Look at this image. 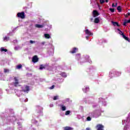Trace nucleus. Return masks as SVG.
<instances>
[{
    "label": "nucleus",
    "instance_id": "864d4df0",
    "mask_svg": "<svg viewBox=\"0 0 130 130\" xmlns=\"http://www.w3.org/2000/svg\"><path fill=\"white\" fill-rule=\"evenodd\" d=\"M54 88V85H52L51 87H49L50 90H52Z\"/></svg>",
    "mask_w": 130,
    "mask_h": 130
},
{
    "label": "nucleus",
    "instance_id": "f257e3e1",
    "mask_svg": "<svg viewBox=\"0 0 130 130\" xmlns=\"http://www.w3.org/2000/svg\"><path fill=\"white\" fill-rule=\"evenodd\" d=\"M15 112L14 110L11 108H6L5 112L1 114V118L3 122V125L4 124H11V123H15L16 121L22 120L21 118H17L14 116Z\"/></svg>",
    "mask_w": 130,
    "mask_h": 130
},
{
    "label": "nucleus",
    "instance_id": "de8ad7c7",
    "mask_svg": "<svg viewBox=\"0 0 130 130\" xmlns=\"http://www.w3.org/2000/svg\"><path fill=\"white\" fill-rule=\"evenodd\" d=\"M109 10L110 12H111V13H114L115 10L114 8H110Z\"/></svg>",
    "mask_w": 130,
    "mask_h": 130
},
{
    "label": "nucleus",
    "instance_id": "e2e57ef3",
    "mask_svg": "<svg viewBox=\"0 0 130 130\" xmlns=\"http://www.w3.org/2000/svg\"><path fill=\"white\" fill-rule=\"evenodd\" d=\"M30 130H36V129H35V128H32V127L30 128Z\"/></svg>",
    "mask_w": 130,
    "mask_h": 130
},
{
    "label": "nucleus",
    "instance_id": "7c9ffc66",
    "mask_svg": "<svg viewBox=\"0 0 130 130\" xmlns=\"http://www.w3.org/2000/svg\"><path fill=\"white\" fill-rule=\"evenodd\" d=\"M111 23L113 24V26H117V27H119L120 26L117 22L112 21Z\"/></svg>",
    "mask_w": 130,
    "mask_h": 130
},
{
    "label": "nucleus",
    "instance_id": "3c124183",
    "mask_svg": "<svg viewBox=\"0 0 130 130\" xmlns=\"http://www.w3.org/2000/svg\"><path fill=\"white\" fill-rule=\"evenodd\" d=\"M100 2L101 4H104V3H105V0H100Z\"/></svg>",
    "mask_w": 130,
    "mask_h": 130
},
{
    "label": "nucleus",
    "instance_id": "4d7b16f0",
    "mask_svg": "<svg viewBox=\"0 0 130 130\" xmlns=\"http://www.w3.org/2000/svg\"><path fill=\"white\" fill-rule=\"evenodd\" d=\"M48 27H49V29H51V28H52V25H50V24H49L48 25Z\"/></svg>",
    "mask_w": 130,
    "mask_h": 130
},
{
    "label": "nucleus",
    "instance_id": "c03bdc74",
    "mask_svg": "<svg viewBox=\"0 0 130 130\" xmlns=\"http://www.w3.org/2000/svg\"><path fill=\"white\" fill-rule=\"evenodd\" d=\"M5 130H15L14 127H8Z\"/></svg>",
    "mask_w": 130,
    "mask_h": 130
},
{
    "label": "nucleus",
    "instance_id": "680f3d73",
    "mask_svg": "<svg viewBox=\"0 0 130 130\" xmlns=\"http://www.w3.org/2000/svg\"><path fill=\"white\" fill-rule=\"evenodd\" d=\"M94 21V19L93 18H90V22H93Z\"/></svg>",
    "mask_w": 130,
    "mask_h": 130
},
{
    "label": "nucleus",
    "instance_id": "c85d7f7f",
    "mask_svg": "<svg viewBox=\"0 0 130 130\" xmlns=\"http://www.w3.org/2000/svg\"><path fill=\"white\" fill-rule=\"evenodd\" d=\"M32 123H34L35 124H36L38 126V122L37 120H35V119H33L31 120Z\"/></svg>",
    "mask_w": 130,
    "mask_h": 130
},
{
    "label": "nucleus",
    "instance_id": "ddd939ff",
    "mask_svg": "<svg viewBox=\"0 0 130 130\" xmlns=\"http://www.w3.org/2000/svg\"><path fill=\"white\" fill-rule=\"evenodd\" d=\"M75 58L78 61V62L81 64V54L77 53L75 55Z\"/></svg>",
    "mask_w": 130,
    "mask_h": 130
},
{
    "label": "nucleus",
    "instance_id": "473e14b6",
    "mask_svg": "<svg viewBox=\"0 0 130 130\" xmlns=\"http://www.w3.org/2000/svg\"><path fill=\"white\" fill-rule=\"evenodd\" d=\"M10 72H11L10 70H9L8 69H4V73L5 74H9V73H10Z\"/></svg>",
    "mask_w": 130,
    "mask_h": 130
},
{
    "label": "nucleus",
    "instance_id": "f704fd0d",
    "mask_svg": "<svg viewBox=\"0 0 130 130\" xmlns=\"http://www.w3.org/2000/svg\"><path fill=\"white\" fill-rule=\"evenodd\" d=\"M20 101L21 102H28V99L25 100V99H20Z\"/></svg>",
    "mask_w": 130,
    "mask_h": 130
},
{
    "label": "nucleus",
    "instance_id": "dca6fc26",
    "mask_svg": "<svg viewBox=\"0 0 130 130\" xmlns=\"http://www.w3.org/2000/svg\"><path fill=\"white\" fill-rule=\"evenodd\" d=\"M77 50H79V49L76 47H74L71 50L70 53H76V52H77Z\"/></svg>",
    "mask_w": 130,
    "mask_h": 130
},
{
    "label": "nucleus",
    "instance_id": "13d9d810",
    "mask_svg": "<svg viewBox=\"0 0 130 130\" xmlns=\"http://www.w3.org/2000/svg\"><path fill=\"white\" fill-rule=\"evenodd\" d=\"M5 49H5V48H1V51H4Z\"/></svg>",
    "mask_w": 130,
    "mask_h": 130
},
{
    "label": "nucleus",
    "instance_id": "393cba45",
    "mask_svg": "<svg viewBox=\"0 0 130 130\" xmlns=\"http://www.w3.org/2000/svg\"><path fill=\"white\" fill-rule=\"evenodd\" d=\"M9 40H10V37L8 36H6L5 37L3 38V41H4V42H8Z\"/></svg>",
    "mask_w": 130,
    "mask_h": 130
},
{
    "label": "nucleus",
    "instance_id": "6ab92c4d",
    "mask_svg": "<svg viewBox=\"0 0 130 130\" xmlns=\"http://www.w3.org/2000/svg\"><path fill=\"white\" fill-rule=\"evenodd\" d=\"M38 57H37V56H35L32 57V61L35 63V62H37L38 61Z\"/></svg>",
    "mask_w": 130,
    "mask_h": 130
},
{
    "label": "nucleus",
    "instance_id": "423d86ee",
    "mask_svg": "<svg viewBox=\"0 0 130 130\" xmlns=\"http://www.w3.org/2000/svg\"><path fill=\"white\" fill-rule=\"evenodd\" d=\"M84 31L85 33V35H87V36L85 37L86 40H89V37H90V36H93V33L91 32L90 30L87 29V27H85Z\"/></svg>",
    "mask_w": 130,
    "mask_h": 130
},
{
    "label": "nucleus",
    "instance_id": "6e6552de",
    "mask_svg": "<svg viewBox=\"0 0 130 130\" xmlns=\"http://www.w3.org/2000/svg\"><path fill=\"white\" fill-rule=\"evenodd\" d=\"M22 92H24V93H29V91H30V86L24 85L23 86L21 87Z\"/></svg>",
    "mask_w": 130,
    "mask_h": 130
},
{
    "label": "nucleus",
    "instance_id": "0eeeda50",
    "mask_svg": "<svg viewBox=\"0 0 130 130\" xmlns=\"http://www.w3.org/2000/svg\"><path fill=\"white\" fill-rule=\"evenodd\" d=\"M42 110H43V108H42V107L39 106H37V112L38 113V116H42L43 115Z\"/></svg>",
    "mask_w": 130,
    "mask_h": 130
},
{
    "label": "nucleus",
    "instance_id": "f3484780",
    "mask_svg": "<svg viewBox=\"0 0 130 130\" xmlns=\"http://www.w3.org/2000/svg\"><path fill=\"white\" fill-rule=\"evenodd\" d=\"M96 127L98 130H103V128H104V126L101 124H98L96 125Z\"/></svg>",
    "mask_w": 130,
    "mask_h": 130
},
{
    "label": "nucleus",
    "instance_id": "bf43d9fd",
    "mask_svg": "<svg viewBox=\"0 0 130 130\" xmlns=\"http://www.w3.org/2000/svg\"><path fill=\"white\" fill-rule=\"evenodd\" d=\"M2 94H3V90H2V89H0V96H2Z\"/></svg>",
    "mask_w": 130,
    "mask_h": 130
},
{
    "label": "nucleus",
    "instance_id": "79ce46f5",
    "mask_svg": "<svg viewBox=\"0 0 130 130\" xmlns=\"http://www.w3.org/2000/svg\"><path fill=\"white\" fill-rule=\"evenodd\" d=\"M91 4H92V6H94L95 3H96V0H90Z\"/></svg>",
    "mask_w": 130,
    "mask_h": 130
},
{
    "label": "nucleus",
    "instance_id": "20e7f679",
    "mask_svg": "<svg viewBox=\"0 0 130 130\" xmlns=\"http://www.w3.org/2000/svg\"><path fill=\"white\" fill-rule=\"evenodd\" d=\"M88 61L89 63L92 62V61L90 60V57L89 55L83 56L82 58L80 59V64H83L84 62Z\"/></svg>",
    "mask_w": 130,
    "mask_h": 130
},
{
    "label": "nucleus",
    "instance_id": "b1692460",
    "mask_svg": "<svg viewBox=\"0 0 130 130\" xmlns=\"http://www.w3.org/2000/svg\"><path fill=\"white\" fill-rule=\"evenodd\" d=\"M130 23V19L129 20L125 19L123 23V26H126V24Z\"/></svg>",
    "mask_w": 130,
    "mask_h": 130
},
{
    "label": "nucleus",
    "instance_id": "cd10ccee",
    "mask_svg": "<svg viewBox=\"0 0 130 130\" xmlns=\"http://www.w3.org/2000/svg\"><path fill=\"white\" fill-rule=\"evenodd\" d=\"M100 22V19H99V17H96L94 19V22L95 24H98Z\"/></svg>",
    "mask_w": 130,
    "mask_h": 130
},
{
    "label": "nucleus",
    "instance_id": "a878e982",
    "mask_svg": "<svg viewBox=\"0 0 130 130\" xmlns=\"http://www.w3.org/2000/svg\"><path fill=\"white\" fill-rule=\"evenodd\" d=\"M63 130H74V128L70 126H66L63 127Z\"/></svg>",
    "mask_w": 130,
    "mask_h": 130
},
{
    "label": "nucleus",
    "instance_id": "9d476101",
    "mask_svg": "<svg viewBox=\"0 0 130 130\" xmlns=\"http://www.w3.org/2000/svg\"><path fill=\"white\" fill-rule=\"evenodd\" d=\"M109 77L110 79H112V78H114L115 76V69H113L110 71Z\"/></svg>",
    "mask_w": 130,
    "mask_h": 130
},
{
    "label": "nucleus",
    "instance_id": "2f4dec72",
    "mask_svg": "<svg viewBox=\"0 0 130 130\" xmlns=\"http://www.w3.org/2000/svg\"><path fill=\"white\" fill-rule=\"evenodd\" d=\"M35 27H36V28H43V27H44V25L36 24Z\"/></svg>",
    "mask_w": 130,
    "mask_h": 130
},
{
    "label": "nucleus",
    "instance_id": "6e6d98bb",
    "mask_svg": "<svg viewBox=\"0 0 130 130\" xmlns=\"http://www.w3.org/2000/svg\"><path fill=\"white\" fill-rule=\"evenodd\" d=\"M112 8H116V6H115V5H114V3H113L112 5Z\"/></svg>",
    "mask_w": 130,
    "mask_h": 130
},
{
    "label": "nucleus",
    "instance_id": "c9c22d12",
    "mask_svg": "<svg viewBox=\"0 0 130 130\" xmlns=\"http://www.w3.org/2000/svg\"><path fill=\"white\" fill-rule=\"evenodd\" d=\"M122 37H123V38L124 39H125V40H128V38L126 36H125V35L124 34L122 35Z\"/></svg>",
    "mask_w": 130,
    "mask_h": 130
},
{
    "label": "nucleus",
    "instance_id": "1a4fd4ad",
    "mask_svg": "<svg viewBox=\"0 0 130 130\" xmlns=\"http://www.w3.org/2000/svg\"><path fill=\"white\" fill-rule=\"evenodd\" d=\"M14 82H13V85L14 87H20V82H19V80L18 78L14 77Z\"/></svg>",
    "mask_w": 130,
    "mask_h": 130
},
{
    "label": "nucleus",
    "instance_id": "f8f14e48",
    "mask_svg": "<svg viewBox=\"0 0 130 130\" xmlns=\"http://www.w3.org/2000/svg\"><path fill=\"white\" fill-rule=\"evenodd\" d=\"M22 90H18V89H15V93L18 97H20L21 95L22 94Z\"/></svg>",
    "mask_w": 130,
    "mask_h": 130
},
{
    "label": "nucleus",
    "instance_id": "37998d69",
    "mask_svg": "<svg viewBox=\"0 0 130 130\" xmlns=\"http://www.w3.org/2000/svg\"><path fill=\"white\" fill-rule=\"evenodd\" d=\"M70 113H71V111L70 110L67 111L65 112V115H69Z\"/></svg>",
    "mask_w": 130,
    "mask_h": 130
},
{
    "label": "nucleus",
    "instance_id": "8fccbe9b",
    "mask_svg": "<svg viewBox=\"0 0 130 130\" xmlns=\"http://www.w3.org/2000/svg\"><path fill=\"white\" fill-rule=\"evenodd\" d=\"M7 35L8 36H12V35H13V33L12 31H10V32L8 33Z\"/></svg>",
    "mask_w": 130,
    "mask_h": 130
},
{
    "label": "nucleus",
    "instance_id": "39448f33",
    "mask_svg": "<svg viewBox=\"0 0 130 130\" xmlns=\"http://www.w3.org/2000/svg\"><path fill=\"white\" fill-rule=\"evenodd\" d=\"M44 69L45 70H48V71H51V67L49 66V63H46L45 64H41L39 67V70L42 71Z\"/></svg>",
    "mask_w": 130,
    "mask_h": 130
},
{
    "label": "nucleus",
    "instance_id": "5701e85b",
    "mask_svg": "<svg viewBox=\"0 0 130 130\" xmlns=\"http://www.w3.org/2000/svg\"><path fill=\"white\" fill-rule=\"evenodd\" d=\"M115 77H119V76H120L121 75V72L116 71L115 70Z\"/></svg>",
    "mask_w": 130,
    "mask_h": 130
},
{
    "label": "nucleus",
    "instance_id": "338daca9",
    "mask_svg": "<svg viewBox=\"0 0 130 130\" xmlns=\"http://www.w3.org/2000/svg\"><path fill=\"white\" fill-rule=\"evenodd\" d=\"M13 42H14V43H16L18 42V41H17V40H14V41H13Z\"/></svg>",
    "mask_w": 130,
    "mask_h": 130
},
{
    "label": "nucleus",
    "instance_id": "774afa93",
    "mask_svg": "<svg viewBox=\"0 0 130 130\" xmlns=\"http://www.w3.org/2000/svg\"><path fill=\"white\" fill-rule=\"evenodd\" d=\"M127 16H130V13H127Z\"/></svg>",
    "mask_w": 130,
    "mask_h": 130
},
{
    "label": "nucleus",
    "instance_id": "0e129e2a",
    "mask_svg": "<svg viewBox=\"0 0 130 130\" xmlns=\"http://www.w3.org/2000/svg\"><path fill=\"white\" fill-rule=\"evenodd\" d=\"M60 83H62V82H63V79H60Z\"/></svg>",
    "mask_w": 130,
    "mask_h": 130
},
{
    "label": "nucleus",
    "instance_id": "bb28decb",
    "mask_svg": "<svg viewBox=\"0 0 130 130\" xmlns=\"http://www.w3.org/2000/svg\"><path fill=\"white\" fill-rule=\"evenodd\" d=\"M60 75L61 77H62L63 78H67V77H68V75L65 72H61Z\"/></svg>",
    "mask_w": 130,
    "mask_h": 130
},
{
    "label": "nucleus",
    "instance_id": "49530a36",
    "mask_svg": "<svg viewBox=\"0 0 130 130\" xmlns=\"http://www.w3.org/2000/svg\"><path fill=\"white\" fill-rule=\"evenodd\" d=\"M58 95L54 96L53 98V100H57L58 99Z\"/></svg>",
    "mask_w": 130,
    "mask_h": 130
},
{
    "label": "nucleus",
    "instance_id": "7ed1b4c3",
    "mask_svg": "<svg viewBox=\"0 0 130 130\" xmlns=\"http://www.w3.org/2000/svg\"><path fill=\"white\" fill-rule=\"evenodd\" d=\"M122 124H125L124 130H130V115H128V117L122 120Z\"/></svg>",
    "mask_w": 130,
    "mask_h": 130
},
{
    "label": "nucleus",
    "instance_id": "72a5a7b5",
    "mask_svg": "<svg viewBox=\"0 0 130 130\" xmlns=\"http://www.w3.org/2000/svg\"><path fill=\"white\" fill-rule=\"evenodd\" d=\"M17 70H21L22 69V64H19L16 66Z\"/></svg>",
    "mask_w": 130,
    "mask_h": 130
},
{
    "label": "nucleus",
    "instance_id": "052dcab7",
    "mask_svg": "<svg viewBox=\"0 0 130 130\" xmlns=\"http://www.w3.org/2000/svg\"><path fill=\"white\" fill-rule=\"evenodd\" d=\"M49 106H50V107H53V104H50Z\"/></svg>",
    "mask_w": 130,
    "mask_h": 130
},
{
    "label": "nucleus",
    "instance_id": "c756f323",
    "mask_svg": "<svg viewBox=\"0 0 130 130\" xmlns=\"http://www.w3.org/2000/svg\"><path fill=\"white\" fill-rule=\"evenodd\" d=\"M44 37L45 38H46V39H49V38H51V37H50V35H49V34H45Z\"/></svg>",
    "mask_w": 130,
    "mask_h": 130
},
{
    "label": "nucleus",
    "instance_id": "09e8293b",
    "mask_svg": "<svg viewBox=\"0 0 130 130\" xmlns=\"http://www.w3.org/2000/svg\"><path fill=\"white\" fill-rule=\"evenodd\" d=\"M79 109L80 110H81V111H84V107H83V106H80L79 107Z\"/></svg>",
    "mask_w": 130,
    "mask_h": 130
},
{
    "label": "nucleus",
    "instance_id": "412c9836",
    "mask_svg": "<svg viewBox=\"0 0 130 130\" xmlns=\"http://www.w3.org/2000/svg\"><path fill=\"white\" fill-rule=\"evenodd\" d=\"M90 88H89V87L88 86H86L85 87V88H82V90L83 91V92L84 93H87V92H88V91H89Z\"/></svg>",
    "mask_w": 130,
    "mask_h": 130
},
{
    "label": "nucleus",
    "instance_id": "e433bc0d",
    "mask_svg": "<svg viewBox=\"0 0 130 130\" xmlns=\"http://www.w3.org/2000/svg\"><path fill=\"white\" fill-rule=\"evenodd\" d=\"M117 11H118L119 13L121 12V7L118 6L117 8Z\"/></svg>",
    "mask_w": 130,
    "mask_h": 130
},
{
    "label": "nucleus",
    "instance_id": "aec40b11",
    "mask_svg": "<svg viewBox=\"0 0 130 130\" xmlns=\"http://www.w3.org/2000/svg\"><path fill=\"white\" fill-rule=\"evenodd\" d=\"M59 106H60L62 111H66V110H67V107L64 106V105H60Z\"/></svg>",
    "mask_w": 130,
    "mask_h": 130
},
{
    "label": "nucleus",
    "instance_id": "603ef678",
    "mask_svg": "<svg viewBox=\"0 0 130 130\" xmlns=\"http://www.w3.org/2000/svg\"><path fill=\"white\" fill-rule=\"evenodd\" d=\"M29 43H30L31 44H33V43H35V41L30 40L29 41Z\"/></svg>",
    "mask_w": 130,
    "mask_h": 130
},
{
    "label": "nucleus",
    "instance_id": "a18cd8bd",
    "mask_svg": "<svg viewBox=\"0 0 130 130\" xmlns=\"http://www.w3.org/2000/svg\"><path fill=\"white\" fill-rule=\"evenodd\" d=\"M86 119H87V121H91L92 119L91 118V117L88 116L87 117Z\"/></svg>",
    "mask_w": 130,
    "mask_h": 130
},
{
    "label": "nucleus",
    "instance_id": "5fc2aeb1",
    "mask_svg": "<svg viewBox=\"0 0 130 130\" xmlns=\"http://www.w3.org/2000/svg\"><path fill=\"white\" fill-rule=\"evenodd\" d=\"M3 74L0 73V80H2V78H3Z\"/></svg>",
    "mask_w": 130,
    "mask_h": 130
},
{
    "label": "nucleus",
    "instance_id": "4c0bfd02",
    "mask_svg": "<svg viewBox=\"0 0 130 130\" xmlns=\"http://www.w3.org/2000/svg\"><path fill=\"white\" fill-rule=\"evenodd\" d=\"M125 72H126V73H130V66L127 67L125 70Z\"/></svg>",
    "mask_w": 130,
    "mask_h": 130
},
{
    "label": "nucleus",
    "instance_id": "a19ab883",
    "mask_svg": "<svg viewBox=\"0 0 130 130\" xmlns=\"http://www.w3.org/2000/svg\"><path fill=\"white\" fill-rule=\"evenodd\" d=\"M19 27H20L19 26H17V27H15L13 30H12V32L13 33H15V31H16V30H17V29H18L19 28Z\"/></svg>",
    "mask_w": 130,
    "mask_h": 130
},
{
    "label": "nucleus",
    "instance_id": "9b49d317",
    "mask_svg": "<svg viewBox=\"0 0 130 130\" xmlns=\"http://www.w3.org/2000/svg\"><path fill=\"white\" fill-rule=\"evenodd\" d=\"M17 18H20V19H25V12H18L17 14Z\"/></svg>",
    "mask_w": 130,
    "mask_h": 130
},
{
    "label": "nucleus",
    "instance_id": "f03ea898",
    "mask_svg": "<svg viewBox=\"0 0 130 130\" xmlns=\"http://www.w3.org/2000/svg\"><path fill=\"white\" fill-rule=\"evenodd\" d=\"M99 104H93L92 107L94 109H97L98 110H96L92 112H90L89 113V116H91V117H95L97 118L101 115V108L102 106H106L107 105V103L105 101V99L103 98H101L99 99Z\"/></svg>",
    "mask_w": 130,
    "mask_h": 130
},
{
    "label": "nucleus",
    "instance_id": "ea45409f",
    "mask_svg": "<svg viewBox=\"0 0 130 130\" xmlns=\"http://www.w3.org/2000/svg\"><path fill=\"white\" fill-rule=\"evenodd\" d=\"M117 30L118 31L119 34H120V35H122L123 34H124V33H123V32H122L121 30H120V29H119V28H118Z\"/></svg>",
    "mask_w": 130,
    "mask_h": 130
},
{
    "label": "nucleus",
    "instance_id": "58836bf2",
    "mask_svg": "<svg viewBox=\"0 0 130 130\" xmlns=\"http://www.w3.org/2000/svg\"><path fill=\"white\" fill-rule=\"evenodd\" d=\"M21 48L22 47L20 46H16V47H15L14 49L15 50H19V49H21Z\"/></svg>",
    "mask_w": 130,
    "mask_h": 130
},
{
    "label": "nucleus",
    "instance_id": "69168bd1",
    "mask_svg": "<svg viewBox=\"0 0 130 130\" xmlns=\"http://www.w3.org/2000/svg\"><path fill=\"white\" fill-rule=\"evenodd\" d=\"M66 101H67V102H69V101H70V99H67L66 100Z\"/></svg>",
    "mask_w": 130,
    "mask_h": 130
},
{
    "label": "nucleus",
    "instance_id": "2eb2a0df",
    "mask_svg": "<svg viewBox=\"0 0 130 130\" xmlns=\"http://www.w3.org/2000/svg\"><path fill=\"white\" fill-rule=\"evenodd\" d=\"M107 43V41L104 39H102L101 40H99V44H103V43Z\"/></svg>",
    "mask_w": 130,
    "mask_h": 130
},
{
    "label": "nucleus",
    "instance_id": "4be33fe9",
    "mask_svg": "<svg viewBox=\"0 0 130 130\" xmlns=\"http://www.w3.org/2000/svg\"><path fill=\"white\" fill-rule=\"evenodd\" d=\"M17 124H18V129L19 130H22V123L18 121L17 122Z\"/></svg>",
    "mask_w": 130,
    "mask_h": 130
},
{
    "label": "nucleus",
    "instance_id": "a211bd4d",
    "mask_svg": "<svg viewBox=\"0 0 130 130\" xmlns=\"http://www.w3.org/2000/svg\"><path fill=\"white\" fill-rule=\"evenodd\" d=\"M92 15L93 17L95 18L97 17V16H99V13L98 12L97 10H93Z\"/></svg>",
    "mask_w": 130,
    "mask_h": 130
},
{
    "label": "nucleus",
    "instance_id": "4468645a",
    "mask_svg": "<svg viewBox=\"0 0 130 130\" xmlns=\"http://www.w3.org/2000/svg\"><path fill=\"white\" fill-rule=\"evenodd\" d=\"M53 51H54V47L52 46L50 49V50L48 51L49 55H52V54H53Z\"/></svg>",
    "mask_w": 130,
    "mask_h": 130
}]
</instances>
